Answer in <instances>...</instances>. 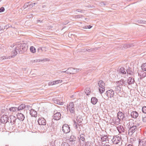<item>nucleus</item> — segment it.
Segmentation results:
<instances>
[{
  "mask_svg": "<svg viewBox=\"0 0 146 146\" xmlns=\"http://www.w3.org/2000/svg\"><path fill=\"white\" fill-rule=\"evenodd\" d=\"M113 89L117 94L119 95L123 92V88L122 86L116 84V86L113 87Z\"/></svg>",
  "mask_w": 146,
  "mask_h": 146,
  "instance_id": "nucleus-4",
  "label": "nucleus"
},
{
  "mask_svg": "<svg viewBox=\"0 0 146 146\" xmlns=\"http://www.w3.org/2000/svg\"><path fill=\"white\" fill-rule=\"evenodd\" d=\"M11 56H3L0 57V59L3 60L7 59H10V58H14L15 57V56H14L13 54L12 53V52L11 53Z\"/></svg>",
  "mask_w": 146,
  "mask_h": 146,
  "instance_id": "nucleus-11",
  "label": "nucleus"
},
{
  "mask_svg": "<svg viewBox=\"0 0 146 146\" xmlns=\"http://www.w3.org/2000/svg\"><path fill=\"white\" fill-rule=\"evenodd\" d=\"M106 3L103 2H101L99 3V5L100 6L106 5Z\"/></svg>",
  "mask_w": 146,
  "mask_h": 146,
  "instance_id": "nucleus-47",
  "label": "nucleus"
},
{
  "mask_svg": "<svg viewBox=\"0 0 146 146\" xmlns=\"http://www.w3.org/2000/svg\"><path fill=\"white\" fill-rule=\"evenodd\" d=\"M139 115V114L136 111H133L131 113V117L134 119L137 118Z\"/></svg>",
  "mask_w": 146,
  "mask_h": 146,
  "instance_id": "nucleus-13",
  "label": "nucleus"
},
{
  "mask_svg": "<svg viewBox=\"0 0 146 146\" xmlns=\"http://www.w3.org/2000/svg\"><path fill=\"white\" fill-rule=\"evenodd\" d=\"M142 110L143 113L146 114V106L142 107Z\"/></svg>",
  "mask_w": 146,
  "mask_h": 146,
  "instance_id": "nucleus-43",
  "label": "nucleus"
},
{
  "mask_svg": "<svg viewBox=\"0 0 146 146\" xmlns=\"http://www.w3.org/2000/svg\"><path fill=\"white\" fill-rule=\"evenodd\" d=\"M27 49L26 44L23 43L16 45L14 50L12 51V53L15 56L18 53H22L26 51Z\"/></svg>",
  "mask_w": 146,
  "mask_h": 146,
  "instance_id": "nucleus-1",
  "label": "nucleus"
},
{
  "mask_svg": "<svg viewBox=\"0 0 146 146\" xmlns=\"http://www.w3.org/2000/svg\"><path fill=\"white\" fill-rule=\"evenodd\" d=\"M46 7V5H42V7L43 8H44Z\"/></svg>",
  "mask_w": 146,
  "mask_h": 146,
  "instance_id": "nucleus-61",
  "label": "nucleus"
},
{
  "mask_svg": "<svg viewBox=\"0 0 146 146\" xmlns=\"http://www.w3.org/2000/svg\"><path fill=\"white\" fill-rule=\"evenodd\" d=\"M119 72L123 74H125L126 73V70L123 67H121L119 70Z\"/></svg>",
  "mask_w": 146,
  "mask_h": 146,
  "instance_id": "nucleus-28",
  "label": "nucleus"
},
{
  "mask_svg": "<svg viewBox=\"0 0 146 146\" xmlns=\"http://www.w3.org/2000/svg\"><path fill=\"white\" fill-rule=\"evenodd\" d=\"M11 123L14 124L16 119V117L13 116H12L11 117Z\"/></svg>",
  "mask_w": 146,
  "mask_h": 146,
  "instance_id": "nucleus-31",
  "label": "nucleus"
},
{
  "mask_svg": "<svg viewBox=\"0 0 146 146\" xmlns=\"http://www.w3.org/2000/svg\"><path fill=\"white\" fill-rule=\"evenodd\" d=\"M75 70L74 69V68H68V69L66 71H61V73H64V72H66L67 74H68L69 73L70 74L72 73V72H70V71H69V70Z\"/></svg>",
  "mask_w": 146,
  "mask_h": 146,
  "instance_id": "nucleus-26",
  "label": "nucleus"
},
{
  "mask_svg": "<svg viewBox=\"0 0 146 146\" xmlns=\"http://www.w3.org/2000/svg\"><path fill=\"white\" fill-rule=\"evenodd\" d=\"M90 143L89 142H87L86 143L85 142V145L86 146H90Z\"/></svg>",
  "mask_w": 146,
  "mask_h": 146,
  "instance_id": "nucleus-49",
  "label": "nucleus"
},
{
  "mask_svg": "<svg viewBox=\"0 0 146 146\" xmlns=\"http://www.w3.org/2000/svg\"><path fill=\"white\" fill-rule=\"evenodd\" d=\"M132 44H125L124 47L125 48H127L132 46Z\"/></svg>",
  "mask_w": 146,
  "mask_h": 146,
  "instance_id": "nucleus-38",
  "label": "nucleus"
},
{
  "mask_svg": "<svg viewBox=\"0 0 146 146\" xmlns=\"http://www.w3.org/2000/svg\"><path fill=\"white\" fill-rule=\"evenodd\" d=\"M76 121L78 126V125L79 128L81 129V128L82 127V125L80 123L81 121H79L77 119H76Z\"/></svg>",
  "mask_w": 146,
  "mask_h": 146,
  "instance_id": "nucleus-40",
  "label": "nucleus"
},
{
  "mask_svg": "<svg viewBox=\"0 0 146 146\" xmlns=\"http://www.w3.org/2000/svg\"><path fill=\"white\" fill-rule=\"evenodd\" d=\"M135 81L134 80L133 78H132L131 77H129L127 80V83L129 85H130L134 83Z\"/></svg>",
  "mask_w": 146,
  "mask_h": 146,
  "instance_id": "nucleus-22",
  "label": "nucleus"
},
{
  "mask_svg": "<svg viewBox=\"0 0 146 146\" xmlns=\"http://www.w3.org/2000/svg\"><path fill=\"white\" fill-rule=\"evenodd\" d=\"M117 117L121 119H123L124 117L123 113L121 111L117 113Z\"/></svg>",
  "mask_w": 146,
  "mask_h": 146,
  "instance_id": "nucleus-21",
  "label": "nucleus"
},
{
  "mask_svg": "<svg viewBox=\"0 0 146 146\" xmlns=\"http://www.w3.org/2000/svg\"><path fill=\"white\" fill-rule=\"evenodd\" d=\"M1 121L2 123H6L8 121V118L6 116H3L1 118Z\"/></svg>",
  "mask_w": 146,
  "mask_h": 146,
  "instance_id": "nucleus-15",
  "label": "nucleus"
},
{
  "mask_svg": "<svg viewBox=\"0 0 146 146\" xmlns=\"http://www.w3.org/2000/svg\"><path fill=\"white\" fill-rule=\"evenodd\" d=\"M17 117L18 119L21 121H23L25 118L24 115L21 113H18L17 114Z\"/></svg>",
  "mask_w": 146,
  "mask_h": 146,
  "instance_id": "nucleus-17",
  "label": "nucleus"
},
{
  "mask_svg": "<svg viewBox=\"0 0 146 146\" xmlns=\"http://www.w3.org/2000/svg\"><path fill=\"white\" fill-rule=\"evenodd\" d=\"M54 102L56 104L60 105H62L63 104V102L59 101V100H55L54 101Z\"/></svg>",
  "mask_w": 146,
  "mask_h": 146,
  "instance_id": "nucleus-42",
  "label": "nucleus"
},
{
  "mask_svg": "<svg viewBox=\"0 0 146 146\" xmlns=\"http://www.w3.org/2000/svg\"><path fill=\"white\" fill-rule=\"evenodd\" d=\"M75 70H69V71H70V72H72V74H74L75 73Z\"/></svg>",
  "mask_w": 146,
  "mask_h": 146,
  "instance_id": "nucleus-57",
  "label": "nucleus"
},
{
  "mask_svg": "<svg viewBox=\"0 0 146 146\" xmlns=\"http://www.w3.org/2000/svg\"><path fill=\"white\" fill-rule=\"evenodd\" d=\"M73 121V126L74 127L77 129V131H78L79 133H80V132L81 131V129L79 128L78 127L77 122L75 120L74 121Z\"/></svg>",
  "mask_w": 146,
  "mask_h": 146,
  "instance_id": "nucleus-20",
  "label": "nucleus"
},
{
  "mask_svg": "<svg viewBox=\"0 0 146 146\" xmlns=\"http://www.w3.org/2000/svg\"><path fill=\"white\" fill-rule=\"evenodd\" d=\"M126 72H127V74L130 75H133L134 74L131 68H129L126 70Z\"/></svg>",
  "mask_w": 146,
  "mask_h": 146,
  "instance_id": "nucleus-29",
  "label": "nucleus"
},
{
  "mask_svg": "<svg viewBox=\"0 0 146 146\" xmlns=\"http://www.w3.org/2000/svg\"><path fill=\"white\" fill-rule=\"evenodd\" d=\"M85 92L87 95H89L91 92L90 88H86L85 90Z\"/></svg>",
  "mask_w": 146,
  "mask_h": 146,
  "instance_id": "nucleus-33",
  "label": "nucleus"
},
{
  "mask_svg": "<svg viewBox=\"0 0 146 146\" xmlns=\"http://www.w3.org/2000/svg\"><path fill=\"white\" fill-rule=\"evenodd\" d=\"M117 129L120 133L123 132L124 131V129L123 127L122 126H119L118 127Z\"/></svg>",
  "mask_w": 146,
  "mask_h": 146,
  "instance_id": "nucleus-27",
  "label": "nucleus"
},
{
  "mask_svg": "<svg viewBox=\"0 0 146 146\" xmlns=\"http://www.w3.org/2000/svg\"><path fill=\"white\" fill-rule=\"evenodd\" d=\"M31 52L33 53H35L36 52L35 48L33 46H31L30 48Z\"/></svg>",
  "mask_w": 146,
  "mask_h": 146,
  "instance_id": "nucleus-36",
  "label": "nucleus"
},
{
  "mask_svg": "<svg viewBox=\"0 0 146 146\" xmlns=\"http://www.w3.org/2000/svg\"><path fill=\"white\" fill-rule=\"evenodd\" d=\"M62 130L64 133H67L70 131V128L68 125L64 124L62 127Z\"/></svg>",
  "mask_w": 146,
  "mask_h": 146,
  "instance_id": "nucleus-8",
  "label": "nucleus"
},
{
  "mask_svg": "<svg viewBox=\"0 0 146 146\" xmlns=\"http://www.w3.org/2000/svg\"><path fill=\"white\" fill-rule=\"evenodd\" d=\"M30 114L32 116L35 117L37 115V112L34 109H31L30 110Z\"/></svg>",
  "mask_w": 146,
  "mask_h": 146,
  "instance_id": "nucleus-16",
  "label": "nucleus"
},
{
  "mask_svg": "<svg viewBox=\"0 0 146 146\" xmlns=\"http://www.w3.org/2000/svg\"><path fill=\"white\" fill-rule=\"evenodd\" d=\"M29 3H26L24 4L23 6V8H24V9H25L28 7Z\"/></svg>",
  "mask_w": 146,
  "mask_h": 146,
  "instance_id": "nucleus-46",
  "label": "nucleus"
},
{
  "mask_svg": "<svg viewBox=\"0 0 146 146\" xmlns=\"http://www.w3.org/2000/svg\"><path fill=\"white\" fill-rule=\"evenodd\" d=\"M141 69L144 71H146V63L143 64L141 66Z\"/></svg>",
  "mask_w": 146,
  "mask_h": 146,
  "instance_id": "nucleus-37",
  "label": "nucleus"
},
{
  "mask_svg": "<svg viewBox=\"0 0 146 146\" xmlns=\"http://www.w3.org/2000/svg\"><path fill=\"white\" fill-rule=\"evenodd\" d=\"M145 144V142L141 140H139V146H144Z\"/></svg>",
  "mask_w": 146,
  "mask_h": 146,
  "instance_id": "nucleus-34",
  "label": "nucleus"
},
{
  "mask_svg": "<svg viewBox=\"0 0 146 146\" xmlns=\"http://www.w3.org/2000/svg\"><path fill=\"white\" fill-rule=\"evenodd\" d=\"M41 22V21H40V20H37V22Z\"/></svg>",
  "mask_w": 146,
  "mask_h": 146,
  "instance_id": "nucleus-62",
  "label": "nucleus"
},
{
  "mask_svg": "<svg viewBox=\"0 0 146 146\" xmlns=\"http://www.w3.org/2000/svg\"><path fill=\"white\" fill-rule=\"evenodd\" d=\"M35 4H36V3H34L31 4H29V3L28 6L29 9H31L32 7L35 6Z\"/></svg>",
  "mask_w": 146,
  "mask_h": 146,
  "instance_id": "nucleus-41",
  "label": "nucleus"
},
{
  "mask_svg": "<svg viewBox=\"0 0 146 146\" xmlns=\"http://www.w3.org/2000/svg\"><path fill=\"white\" fill-rule=\"evenodd\" d=\"M2 0H0V2H1V1H2Z\"/></svg>",
  "mask_w": 146,
  "mask_h": 146,
  "instance_id": "nucleus-63",
  "label": "nucleus"
},
{
  "mask_svg": "<svg viewBox=\"0 0 146 146\" xmlns=\"http://www.w3.org/2000/svg\"><path fill=\"white\" fill-rule=\"evenodd\" d=\"M53 83V82H49L48 83V85L50 86V85H54Z\"/></svg>",
  "mask_w": 146,
  "mask_h": 146,
  "instance_id": "nucleus-53",
  "label": "nucleus"
},
{
  "mask_svg": "<svg viewBox=\"0 0 146 146\" xmlns=\"http://www.w3.org/2000/svg\"><path fill=\"white\" fill-rule=\"evenodd\" d=\"M53 83L54 85H55V84H58V83L56 81V80L53 81Z\"/></svg>",
  "mask_w": 146,
  "mask_h": 146,
  "instance_id": "nucleus-55",
  "label": "nucleus"
},
{
  "mask_svg": "<svg viewBox=\"0 0 146 146\" xmlns=\"http://www.w3.org/2000/svg\"><path fill=\"white\" fill-rule=\"evenodd\" d=\"M6 27L7 26H5L3 28V27H1V26H0V31H4V29L5 28V27Z\"/></svg>",
  "mask_w": 146,
  "mask_h": 146,
  "instance_id": "nucleus-50",
  "label": "nucleus"
},
{
  "mask_svg": "<svg viewBox=\"0 0 146 146\" xmlns=\"http://www.w3.org/2000/svg\"><path fill=\"white\" fill-rule=\"evenodd\" d=\"M40 50L42 52H46L47 51V49L46 47H39L38 50L39 51Z\"/></svg>",
  "mask_w": 146,
  "mask_h": 146,
  "instance_id": "nucleus-32",
  "label": "nucleus"
},
{
  "mask_svg": "<svg viewBox=\"0 0 146 146\" xmlns=\"http://www.w3.org/2000/svg\"><path fill=\"white\" fill-rule=\"evenodd\" d=\"M139 125H138L137 126L136 125H133L132 126H131L128 131V134L129 135H131L133 134L137 130V127Z\"/></svg>",
  "mask_w": 146,
  "mask_h": 146,
  "instance_id": "nucleus-6",
  "label": "nucleus"
},
{
  "mask_svg": "<svg viewBox=\"0 0 146 146\" xmlns=\"http://www.w3.org/2000/svg\"><path fill=\"white\" fill-rule=\"evenodd\" d=\"M76 138L74 135H71L69 139V143L72 144H74L75 143Z\"/></svg>",
  "mask_w": 146,
  "mask_h": 146,
  "instance_id": "nucleus-14",
  "label": "nucleus"
},
{
  "mask_svg": "<svg viewBox=\"0 0 146 146\" xmlns=\"http://www.w3.org/2000/svg\"><path fill=\"white\" fill-rule=\"evenodd\" d=\"M121 120V119L117 117L113 119V121H114L115 124L118 125L120 123V122Z\"/></svg>",
  "mask_w": 146,
  "mask_h": 146,
  "instance_id": "nucleus-23",
  "label": "nucleus"
},
{
  "mask_svg": "<svg viewBox=\"0 0 146 146\" xmlns=\"http://www.w3.org/2000/svg\"><path fill=\"white\" fill-rule=\"evenodd\" d=\"M77 12L83 13V10L80 9H77L76 10Z\"/></svg>",
  "mask_w": 146,
  "mask_h": 146,
  "instance_id": "nucleus-52",
  "label": "nucleus"
},
{
  "mask_svg": "<svg viewBox=\"0 0 146 146\" xmlns=\"http://www.w3.org/2000/svg\"><path fill=\"white\" fill-rule=\"evenodd\" d=\"M74 69L75 70V73L76 72H78L79 70V69Z\"/></svg>",
  "mask_w": 146,
  "mask_h": 146,
  "instance_id": "nucleus-56",
  "label": "nucleus"
},
{
  "mask_svg": "<svg viewBox=\"0 0 146 146\" xmlns=\"http://www.w3.org/2000/svg\"><path fill=\"white\" fill-rule=\"evenodd\" d=\"M38 122L39 125H45L46 124V121L43 118H39Z\"/></svg>",
  "mask_w": 146,
  "mask_h": 146,
  "instance_id": "nucleus-10",
  "label": "nucleus"
},
{
  "mask_svg": "<svg viewBox=\"0 0 146 146\" xmlns=\"http://www.w3.org/2000/svg\"><path fill=\"white\" fill-rule=\"evenodd\" d=\"M5 146H8V145H6Z\"/></svg>",
  "mask_w": 146,
  "mask_h": 146,
  "instance_id": "nucleus-64",
  "label": "nucleus"
},
{
  "mask_svg": "<svg viewBox=\"0 0 146 146\" xmlns=\"http://www.w3.org/2000/svg\"><path fill=\"white\" fill-rule=\"evenodd\" d=\"M9 110L11 111H17V108L12 107L9 109Z\"/></svg>",
  "mask_w": 146,
  "mask_h": 146,
  "instance_id": "nucleus-35",
  "label": "nucleus"
},
{
  "mask_svg": "<svg viewBox=\"0 0 146 146\" xmlns=\"http://www.w3.org/2000/svg\"><path fill=\"white\" fill-rule=\"evenodd\" d=\"M98 101V99L96 97H93L91 99V102L94 105L97 103Z\"/></svg>",
  "mask_w": 146,
  "mask_h": 146,
  "instance_id": "nucleus-24",
  "label": "nucleus"
},
{
  "mask_svg": "<svg viewBox=\"0 0 146 146\" xmlns=\"http://www.w3.org/2000/svg\"><path fill=\"white\" fill-rule=\"evenodd\" d=\"M25 106L24 104H22L17 108V111H19L21 110H22L25 108Z\"/></svg>",
  "mask_w": 146,
  "mask_h": 146,
  "instance_id": "nucleus-30",
  "label": "nucleus"
},
{
  "mask_svg": "<svg viewBox=\"0 0 146 146\" xmlns=\"http://www.w3.org/2000/svg\"><path fill=\"white\" fill-rule=\"evenodd\" d=\"M61 146H70V145L68 143L64 142L62 144Z\"/></svg>",
  "mask_w": 146,
  "mask_h": 146,
  "instance_id": "nucleus-44",
  "label": "nucleus"
},
{
  "mask_svg": "<svg viewBox=\"0 0 146 146\" xmlns=\"http://www.w3.org/2000/svg\"><path fill=\"white\" fill-rule=\"evenodd\" d=\"M98 84L99 86V90L100 92L102 94L103 93L105 90V84L103 81L100 80L98 82Z\"/></svg>",
  "mask_w": 146,
  "mask_h": 146,
  "instance_id": "nucleus-3",
  "label": "nucleus"
},
{
  "mask_svg": "<svg viewBox=\"0 0 146 146\" xmlns=\"http://www.w3.org/2000/svg\"><path fill=\"white\" fill-rule=\"evenodd\" d=\"M101 146H111L109 145L104 144V145H102Z\"/></svg>",
  "mask_w": 146,
  "mask_h": 146,
  "instance_id": "nucleus-58",
  "label": "nucleus"
},
{
  "mask_svg": "<svg viewBox=\"0 0 146 146\" xmlns=\"http://www.w3.org/2000/svg\"><path fill=\"white\" fill-rule=\"evenodd\" d=\"M105 94L108 98H111L113 97L114 94V91L112 90H110L107 91Z\"/></svg>",
  "mask_w": 146,
  "mask_h": 146,
  "instance_id": "nucleus-7",
  "label": "nucleus"
},
{
  "mask_svg": "<svg viewBox=\"0 0 146 146\" xmlns=\"http://www.w3.org/2000/svg\"><path fill=\"white\" fill-rule=\"evenodd\" d=\"M116 84L120 86H125L127 84V82L124 80L121 79L119 81L116 82Z\"/></svg>",
  "mask_w": 146,
  "mask_h": 146,
  "instance_id": "nucleus-9",
  "label": "nucleus"
},
{
  "mask_svg": "<svg viewBox=\"0 0 146 146\" xmlns=\"http://www.w3.org/2000/svg\"><path fill=\"white\" fill-rule=\"evenodd\" d=\"M57 82L58 83H60L62 82V80H56Z\"/></svg>",
  "mask_w": 146,
  "mask_h": 146,
  "instance_id": "nucleus-54",
  "label": "nucleus"
},
{
  "mask_svg": "<svg viewBox=\"0 0 146 146\" xmlns=\"http://www.w3.org/2000/svg\"><path fill=\"white\" fill-rule=\"evenodd\" d=\"M75 17L77 18H80V15H76L75 16Z\"/></svg>",
  "mask_w": 146,
  "mask_h": 146,
  "instance_id": "nucleus-59",
  "label": "nucleus"
},
{
  "mask_svg": "<svg viewBox=\"0 0 146 146\" xmlns=\"http://www.w3.org/2000/svg\"><path fill=\"white\" fill-rule=\"evenodd\" d=\"M80 140H82V141L84 142L85 141V138L84 137V135L83 134H82L80 135Z\"/></svg>",
  "mask_w": 146,
  "mask_h": 146,
  "instance_id": "nucleus-39",
  "label": "nucleus"
},
{
  "mask_svg": "<svg viewBox=\"0 0 146 146\" xmlns=\"http://www.w3.org/2000/svg\"><path fill=\"white\" fill-rule=\"evenodd\" d=\"M142 120L143 123L146 124V116H145L142 117Z\"/></svg>",
  "mask_w": 146,
  "mask_h": 146,
  "instance_id": "nucleus-45",
  "label": "nucleus"
},
{
  "mask_svg": "<svg viewBox=\"0 0 146 146\" xmlns=\"http://www.w3.org/2000/svg\"><path fill=\"white\" fill-rule=\"evenodd\" d=\"M139 76L140 77L141 79H142L143 78L145 77L146 76V73L144 71H142L141 72V73L139 74L138 73Z\"/></svg>",
  "mask_w": 146,
  "mask_h": 146,
  "instance_id": "nucleus-25",
  "label": "nucleus"
},
{
  "mask_svg": "<svg viewBox=\"0 0 146 146\" xmlns=\"http://www.w3.org/2000/svg\"><path fill=\"white\" fill-rule=\"evenodd\" d=\"M126 146H133V145H132L129 144L128 145Z\"/></svg>",
  "mask_w": 146,
  "mask_h": 146,
  "instance_id": "nucleus-60",
  "label": "nucleus"
},
{
  "mask_svg": "<svg viewBox=\"0 0 146 146\" xmlns=\"http://www.w3.org/2000/svg\"><path fill=\"white\" fill-rule=\"evenodd\" d=\"M111 141L114 144H117L121 142V138L118 135H115L113 136Z\"/></svg>",
  "mask_w": 146,
  "mask_h": 146,
  "instance_id": "nucleus-5",
  "label": "nucleus"
},
{
  "mask_svg": "<svg viewBox=\"0 0 146 146\" xmlns=\"http://www.w3.org/2000/svg\"><path fill=\"white\" fill-rule=\"evenodd\" d=\"M5 10V9L4 7H2L0 9V12H2Z\"/></svg>",
  "mask_w": 146,
  "mask_h": 146,
  "instance_id": "nucleus-51",
  "label": "nucleus"
},
{
  "mask_svg": "<svg viewBox=\"0 0 146 146\" xmlns=\"http://www.w3.org/2000/svg\"><path fill=\"white\" fill-rule=\"evenodd\" d=\"M67 109L72 114H74L75 112V108L74 103L72 102H70L67 105Z\"/></svg>",
  "mask_w": 146,
  "mask_h": 146,
  "instance_id": "nucleus-2",
  "label": "nucleus"
},
{
  "mask_svg": "<svg viewBox=\"0 0 146 146\" xmlns=\"http://www.w3.org/2000/svg\"><path fill=\"white\" fill-rule=\"evenodd\" d=\"M49 59L48 58H45L43 59V60H32L31 61V62H42V61H49Z\"/></svg>",
  "mask_w": 146,
  "mask_h": 146,
  "instance_id": "nucleus-18",
  "label": "nucleus"
},
{
  "mask_svg": "<svg viewBox=\"0 0 146 146\" xmlns=\"http://www.w3.org/2000/svg\"><path fill=\"white\" fill-rule=\"evenodd\" d=\"M101 139L102 142H106L108 141V138L107 135L101 136Z\"/></svg>",
  "mask_w": 146,
  "mask_h": 146,
  "instance_id": "nucleus-19",
  "label": "nucleus"
},
{
  "mask_svg": "<svg viewBox=\"0 0 146 146\" xmlns=\"http://www.w3.org/2000/svg\"><path fill=\"white\" fill-rule=\"evenodd\" d=\"M92 26L91 25L86 26L85 27H83L84 29H90L92 27Z\"/></svg>",
  "mask_w": 146,
  "mask_h": 146,
  "instance_id": "nucleus-48",
  "label": "nucleus"
},
{
  "mask_svg": "<svg viewBox=\"0 0 146 146\" xmlns=\"http://www.w3.org/2000/svg\"><path fill=\"white\" fill-rule=\"evenodd\" d=\"M53 119L56 120H59L61 117V114L60 112H57L53 115Z\"/></svg>",
  "mask_w": 146,
  "mask_h": 146,
  "instance_id": "nucleus-12",
  "label": "nucleus"
}]
</instances>
